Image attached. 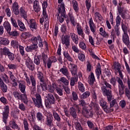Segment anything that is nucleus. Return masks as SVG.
Returning a JSON list of instances; mask_svg holds the SVG:
<instances>
[{
  "label": "nucleus",
  "mask_w": 130,
  "mask_h": 130,
  "mask_svg": "<svg viewBox=\"0 0 130 130\" xmlns=\"http://www.w3.org/2000/svg\"><path fill=\"white\" fill-rule=\"evenodd\" d=\"M93 108H94V109H95L96 112V114L98 115H100V114H102V111H101V110L100 109V107H99V105H98V104L91 102L89 105L88 108L87 107V108L82 110L83 115H84L85 117H86V118H89V117H93V112L91 111H89L91 110V109H93Z\"/></svg>",
  "instance_id": "f257e3e1"
},
{
  "label": "nucleus",
  "mask_w": 130,
  "mask_h": 130,
  "mask_svg": "<svg viewBox=\"0 0 130 130\" xmlns=\"http://www.w3.org/2000/svg\"><path fill=\"white\" fill-rule=\"evenodd\" d=\"M103 84L105 85H103L101 87V91L103 95L106 96L107 98L108 101H111L112 100V86L106 80H104Z\"/></svg>",
  "instance_id": "f03ea898"
},
{
  "label": "nucleus",
  "mask_w": 130,
  "mask_h": 130,
  "mask_svg": "<svg viewBox=\"0 0 130 130\" xmlns=\"http://www.w3.org/2000/svg\"><path fill=\"white\" fill-rule=\"evenodd\" d=\"M38 78L40 82V85L37 86L38 91H46L47 90V84H46V79H45L43 74L40 72H38Z\"/></svg>",
  "instance_id": "7ed1b4c3"
},
{
  "label": "nucleus",
  "mask_w": 130,
  "mask_h": 130,
  "mask_svg": "<svg viewBox=\"0 0 130 130\" xmlns=\"http://www.w3.org/2000/svg\"><path fill=\"white\" fill-rule=\"evenodd\" d=\"M57 19L60 23H62L64 20V18H66V9H64V5L62 4L60 8L58 9Z\"/></svg>",
  "instance_id": "20e7f679"
},
{
  "label": "nucleus",
  "mask_w": 130,
  "mask_h": 130,
  "mask_svg": "<svg viewBox=\"0 0 130 130\" xmlns=\"http://www.w3.org/2000/svg\"><path fill=\"white\" fill-rule=\"evenodd\" d=\"M9 114H10V107L9 105H6L4 106L2 112V119L4 123H7L8 118H9Z\"/></svg>",
  "instance_id": "39448f33"
},
{
  "label": "nucleus",
  "mask_w": 130,
  "mask_h": 130,
  "mask_svg": "<svg viewBox=\"0 0 130 130\" xmlns=\"http://www.w3.org/2000/svg\"><path fill=\"white\" fill-rule=\"evenodd\" d=\"M30 83H31V86L29 87L30 93L33 95L36 92V79L32 75L30 76Z\"/></svg>",
  "instance_id": "423d86ee"
},
{
  "label": "nucleus",
  "mask_w": 130,
  "mask_h": 130,
  "mask_svg": "<svg viewBox=\"0 0 130 130\" xmlns=\"http://www.w3.org/2000/svg\"><path fill=\"white\" fill-rule=\"evenodd\" d=\"M47 98L48 102H45V105L46 107H50V105L55 103V98L52 93H48Z\"/></svg>",
  "instance_id": "0eeeda50"
},
{
  "label": "nucleus",
  "mask_w": 130,
  "mask_h": 130,
  "mask_svg": "<svg viewBox=\"0 0 130 130\" xmlns=\"http://www.w3.org/2000/svg\"><path fill=\"white\" fill-rule=\"evenodd\" d=\"M68 69L70 70L72 76H76L77 77L78 68L77 65L71 62L68 66Z\"/></svg>",
  "instance_id": "6e6552de"
},
{
  "label": "nucleus",
  "mask_w": 130,
  "mask_h": 130,
  "mask_svg": "<svg viewBox=\"0 0 130 130\" xmlns=\"http://www.w3.org/2000/svg\"><path fill=\"white\" fill-rule=\"evenodd\" d=\"M117 81V82L118 83L119 95L121 96V95L124 94V88H125V86H124V84H123V82H122V80L120 79V78H118Z\"/></svg>",
  "instance_id": "1a4fd4ad"
},
{
  "label": "nucleus",
  "mask_w": 130,
  "mask_h": 130,
  "mask_svg": "<svg viewBox=\"0 0 130 130\" xmlns=\"http://www.w3.org/2000/svg\"><path fill=\"white\" fill-rule=\"evenodd\" d=\"M66 22L67 24H69L71 22V24H72L74 27L76 26V19H75V17H74L73 13L69 12L68 14Z\"/></svg>",
  "instance_id": "9d476101"
},
{
  "label": "nucleus",
  "mask_w": 130,
  "mask_h": 130,
  "mask_svg": "<svg viewBox=\"0 0 130 130\" xmlns=\"http://www.w3.org/2000/svg\"><path fill=\"white\" fill-rule=\"evenodd\" d=\"M36 99H33L36 106L38 108H40V107H43V106H42V102L41 100V96L40 95V94H37L36 95Z\"/></svg>",
  "instance_id": "9b49d317"
},
{
  "label": "nucleus",
  "mask_w": 130,
  "mask_h": 130,
  "mask_svg": "<svg viewBox=\"0 0 130 130\" xmlns=\"http://www.w3.org/2000/svg\"><path fill=\"white\" fill-rule=\"evenodd\" d=\"M25 64L27 68L30 71H34L35 70V65H34L33 61L31 59H30V58L27 57L26 59Z\"/></svg>",
  "instance_id": "f8f14e48"
},
{
  "label": "nucleus",
  "mask_w": 130,
  "mask_h": 130,
  "mask_svg": "<svg viewBox=\"0 0 130 130\" xmlns=\"http://www.w3.org/2000/svg\"><path fill=\"white\" fill-rule=\"evenodd\" d=\"M59 72L61 73L63 76H65L68 80L71 79V76H70V72L69 71V69L65 66H63L62 68L59 70Z\"/></svg>",
  "instance_id": "ddd939ff"
},
{
  "label": "nucleus",
  "mask_w": 130,
  "mask_h": 130,
  "mask_svg": "<svg viewBox=\"0 0 130 130\" xmlns=\"http://www.w3.org/2000/svg\"><path fill=\"white\" fill-rule=\"evenodd\" d=\"M18 87L20 92L22 94H25L26 93V82L24 81H18Z\"/></svg>",
  "instance_id": "4468645a"
},
{
  "label": "nucleus",
  "mask_w": 130,
  "mask_h": 130,
  "mask_svg": "<svg viewBox=\"0 0 130 130\" xmlns=\"http://www.w3.org/2000/svg\"><path fill=\"white\" fill-rule=\"evenodd\" d=\"M53 121V117L52 116V114L51 113H48L46 116V124L49 125V126H51L52 124V122Z\"/></svg>",
  "instance_id": "2eb2a0df"
},
{
  "label": "nucleus",
  "mask_w": 130,
  "mask_h": 130,
  "mask_svg": "<svg viewBox=\"0 0 130 130\" xmlns=\"http://www.w3.org/2000/svg\"><path fill=\"white\" fill-rule=\"evenodd\" d=\"M69 113L70 115H71V116H72L74 119L73 120V121L78 120V119H77V112H76V108H75V107L73 106L70 108Z\"/></svg>",
  "instance_id": "dca6fc26"
},
{
  "label": "nucleus",
  "mask_w": 130,
  "mask_h": 130,
  "mask_svg": "<svg viewBox=\"0 0 130 130\" xmlns=\"http://www.w3.org/2000/svg\"><path fill=\"white\" fill-rule=\"evenodd\" d=\"M100 105L103 108L105 112H108V106H107V102L103 99H101L100 101Z\"/></svg>",
  "instance_id": "f3484780"
},
{
  "label": "nucleus",
  "mask_w": 130,
  "mask_h": 130,
  "mask_svg": "<svg viewBox=\"0 0 130 130\" xmlns=\"http://www.w3.org/2000/svg\"><path fill=\"white\" fill-rule=\"evenodd\" d=\"M27 23L29 25L30 29L32 30V31L37 29V23H36L34 19H30Z\"/></svg>",
  "instance_id": "a211bd4d"
},
{
  "label": "nucleus",
  "mask_w": 130,
  "mask_h": 130,
  "mask_svg": "<svg viewBox=\"0 0 130 130\" xmlns=\"http://www.w3.org/2000/svg\"><path fill=\"white\" fill-rule=\"evenodd\" d=\"M122 41L123 43L128 47V45H129V37H128L127 33L123 34Z\"/></svg>",
  "instance_id": "6ab92c4d"
},
{
  "label": "nucleus",
  "mask_w": 130,
  "mask_h": 130,
  "mask_svg": "<svg viewBox=\"0 0 130 130\" xmlns=\"http://www.w3.org/2000/svg\"><path fill=\"white\" fill-rule=\"evenodd\" d=\"M62 44L66 45L67 47H69L70 45V37L69 36H65L61 38Z\"/></svg>",
  "instance_id": "aec40b11"
},
{
  "label": "nucleus",
  "mask_w": 130,
  "mask_h": 130,
  "mask_svg": "<svg viewBox=\"0 0 130 130\" xmlns=\"http://www.w3.org/2000/svg\"><path fill=\"white\" fill-rule=\"evenodd\" d=\"M89 25L90 31H91L92 33H95V32H96V25L93 22V19H92V17H91L89 19Z\"/></svg>",
  "instance_id": "412c9836"
},
{
  "label": "nucleus",
  "mask_w": 130,
  "mask_h": 130,
  "mask_svg": "<svg viewBox=\"0 0 130 130\" xmlns=\"http://www.w3.org/2000/svg\"><path fill=\"white\" fill-rule=\"evenodd\" d=\"M12 9L14 14H15L16 16H18L20 13V11L19 12V5L17 2H15L13 4Z\"/></svg>",
  "instance_id": "4be33fe9"
},
{
  "label": "nucleus",
  "mask_w": 130,
  "mask_h": 130,
  "mask_svg": "<svg viewBox=\"0 0 130 130\" xmlns=\"http://www.w3.org/2000/svg\"><path fill=\"white\" fill-rule=\"evenodd\" d=\"M76 29L77 30V33L78 35L81 36L82 38H85V34H84V31H83V29H82V26L80 25V24L78 23L76 26Z\"/></svg>",
  "instance_id": "5701e85b"
},
{
  "label": "nucleus",
  "mask_w": 130,
  "mask_h": 130,
  "mask_svg": "<svg viewBox=\"0 0 130 130\" xmlns=\"http://www.w3.org/2000/svg\"><path fill=\"white\" fill-rule=\"evenodd\" d=\"M79 103L80 106L82 107V110H85V109H87L89 107V105L87 104L85 100L84 99H81L79 100Z\"/></svg>",
  "instance_id": "b1692460"
},
{
  "label": "nucleus",
  "mask_w": 130,
  "mask_h": 130,
  "mask_svg": "<svg viewBox=\"0 0 130 130\" xmlns=\"http://www.w3.org/2000/svg\"><path fill=\"white\" fill-rule=\"evenodd\" d=\"M37 48H38V46L32 44V45H30L29 46H27L25 48V50L26 51H27V52H32L33 50H36Z\"/></svg>",
  "instance_id": "393cba45"
},
{
  "label": "nucleus",
  "mask_w": 130,
  "mask_h": 130,
  "mask_svg": "<svg viewBox=\"0 0 130 130\" xmlns=\"http://www.w3.org/2000/svg\"><path fill=\"white\" fill-rule=\"evenodd\" d=\"M34 10L36 13H39L40 12V6H39V2L35 0L34 2Z\"/></svg>",
  "instance_id": "a878e982"
},
{
  "label": "nucleus",
  "mask_w": 130,
  "mask_h": 130,
  "mask_svg": "<svg viewBox=\"0 0 130 130\" xmlns=\"http://www.w3.org/2000/svg\"><path fill=\"white\" fill-rule=\"evenodd\" d=\"M127 84L128 86V88H126L125 90V96L127 98L128 100H130V80L128 79L127 81Z\"/></svg>",
  "instance_id": "bb28decb"
},
{
  "label": "nucleus",
  "mask_w": 130,
  "mask_h": 130,
  "mask_svg": "<svg viewBox=\"0 0 130 130\" xmlns=\"http://www.w3.org/2000/svg\"><path fill=\"white\" fill-rule=\"evenodd\" d=\"M95 74L97 79L99 80V79H100V75L101 74H102V72L101 71V66L99 63H98V66L96 67V69L95 70Z\"/></svg>",
  "instance_id": "cd10ccee"
},
{
  "label": "nucleus",
  "mask_w": 130,
  "mask_h": 130,
  "mask_svg": "<svg viewBox=\"0 0 130 130\" xmlns=\"http://www.w3.org/2000/svg\"><path fill=\"white\" fill-rule=\"evenodd\" d=\"M19 13L20 14V16L27 20V11L25 10V8L24 7L20 8Z\"/></svg>",
  "instance_id": "c85d7f7f"
},
{
  "label": "nucleus",
  "mask_w": 130,
  "mask_h": 130,
  "mask_svg": "<svg viewBox=\"0 0 130 130\" xmlns=\"http://www.w3.org/2000/svg\"><path fill=\"white\" fill-rule=\"evenodd\" d=\"M88 80L90 85H93V84H94V81H95V76H94L93 73H90V75L89 76Z\"/></svg>",
  "instance_id": "c756f323"
},
{
  "label": "nucleus",
  "mask_w": 130,
  "mask_h": 130,
  "mask_svg": "<svg viewBox=\"0 0 130 130\" xmlns=\"http://www.w3.org/2000/svg\"><path fill=\"white\" fill-rule=\"evenodd\" d=\"M63 54L65 58H66L67 60L71 62L73 61V58L71 56V55H70V53H69V52L68 51H64Z\"/></svg>",
  "instance_id": "7c9ffc66"
},
{
  "label": "nucleus",
  "mask_w": 130,
  "mask_h": 130,
  "mask_svg": "<svg viewBox=\"0 0 130 130\" xmlns=\"http://www.w3.org/2000/svg\"><path fill=\"white\" fill-rule=\"evenodd\" d=\"M74 123L75 124V127L76 130H83V127H82L81 123L79 122L78 120H75Z\"/></svg>",
  "instance_id": "2f4dec72"
},
{
  "label": "nucleus",
  "mask_w": 130,
  "mask_h": 130,
  "mask_svg": "<svg viewBox=\"0 0 130 130\" xmlns=\"http://www.w3.org/2000/svg\"><path fill=\"white\" fill-rule=\"evenodd\" d=\"M90 95H91L90 91H87L83 92L81 95H80V99H87V98L90 96Z\"/></svg>",
  "instance_id": "473e14b6"
},
{
  "label": "nucleus",
  "mask_w": 130,
  "mask_h": 130,
  "mask_svg": "<svg viewBox=\"0 0 130 130\" xmlns=\"http://www.w3.org/2000/svg\"><path fill=\"white\" fill-rule=\"evenodd\" d=\"M4 26L5 29L7 30L8 33H10L11 32V30L12 29L11 28V24L8 21H5L4 23Z\"/></svg>",
  "instance_id": "72a5a7b5"
},
{
  "label": "nucleus",
  "mask_w": 130,
  "mask_h": 130,
  "mask_svg": "<svg viewBox=\"0 0 130 130\" xmlns=\"http://www.w3.org/2000/svg\"><path fill=\"white\" fill-rule=\"evenodd\" d=\"M10 41L7 38H0V44L3 45H9Z\"/></svg>",
  "instance_id": "f704fd0d"
},
{
  "label": "nucleus",
  "mask_w": 130,
  "mask_h": 130,
  "mask_svg": "<svg viewBox=\"0 0 130 130\" xmlns=\"http://www.w3.org/2000/svg\"><path fill=\"white\" fill-rule=\"evenodd\" d=\"M72 5L74 11L77 13L79 11V4H78V2L76 0H73L72 1Z\"/></svg>",
  "instance_id": "c9c22d12"
},
{
  "label": "nucleus",
  "mask_w": 130,
  "mask_h": 130,
  "mask_svg": "<svg viewBox=\"0 0 130 130\" xmlns=\"http://www.w3.org/2000/svg\"><path fill=\"white\" fill-rule=\"evenodd\" d=\"M41 37H40V36H39L38 38L36 37H32L31 38V42L34 45L37 46V45L38 44V41H39V40H41Z\"/></svg>",
  "instance_id": "e433bc0d"
},
{
  "label": "nucleus",
  "mask_w": 130,
  "mask_h": 130,
  "mask_svg": "<svg viewBox=\"0 0 130 130\" xmlns=\"http://www.w3.org/2000/svg\"><path fill=\"white\" fill-rule=\"evenodd\" d=\"M108 101V102H110V108L108 109V111H113V106H114V105H116V104H117V103H116V100H114L112 101Z\"/></svg>",
  "instance_id": "4c0bfd02"
},
{
  "label": "nucleus",
  "mask_w": 130,
  "mask_h": 130,
  "mask_svg": "<svg viewBox=\"0 0 130 130\" xmlns=\"http://www.w3.org/2000/svg\"><path fill=\"white\" fill-rule=\"evenodd\" d=\"M20 100H21V101H22L25 104H27L28 103V98H27V94H26V93L23 94L21 93Z\"/></svg>",
  "instance_id": "58836bf2"
},
{
  "label": "nucleus",
  "mask_w": 130,
  "mask_h": 130,
  "mask_svg": "<svg viewBox=\"0 0 130 130\" xmlns=\"http://www.w3.org/2000/svg\"><path fill=\"white\" fill-rule=\"evenodd\" d=\"M78 88L81 93L85 92V86H84V84L81 82H78Z\"/></svg>",
  "instance_id": "ea45409f"
},
{
  "label": "nucleus",
  "mask_w": 130,
  "mask_h": 130,
  "mask_svg": "<svg viewBox=\"0 0 130 130\" xmlns=\"http://www.w3.org/2000/svg\"><path fill=\"white\" fill-rule=\"evenodd\" d=\"M75 77H72L70 79V85L71 86H74L76 83L78 82V76H74Z\"/></svg>",
  "instance_id": "a19ab883"
},
{
  "label": "nucleus",
  "mask_w": 130,
  "mask_h": 130,
  "mask_svg": "<svg viewBox=\"0 0 130 130\" xmlns=\"http://www.w3.org/2000/svg\"><path fill=\"white\" fill-rule=\"evenodd\" d=\"M36 118L37 119V120H38V121H41V122L42 121L44 120V116H43L42 113L40 112H38L37 113Z\"/></svg>",
  "instance_id": "79ce46f5"
},
{
  "label": "nucleus",
  "mask_w": 130,
  "mask_h": 130,
  "mask_svg": "<svg viewBox=\"0 0 130 130\" xmlns=\"http://www.w3.org/2000/svg\"><path fill=\"white\" fill-rule=\"evenodd\" d=\"M19 113H20V110L18 109H15L13 111L11 112V116L16 119L18 117L17 114H19Z\"/></svg>",
  "instance_id": "37998d69"
},
{
  "label": "nucleus",
  "mask_w": 130,
  "mask_h": 130,
  "mask_svg": "<svg viewBox=\"0 0 130 130\" xmlns=\"http://www.w3.org/2000/svg\"><path fill=\"white\" fill-rule=\"evenodd\" d=\"M18 26L20 27V31H26V27H25V25L24 23L20 21V20H18Z\"/></svg>",
  "instance_id": "c03bdc74"
},
{
  "label": "nucleus",
  "mask_w": 130,
  "mask_h": 130,
  "mask_svg": "<svg viewBox=\"0 0 130 130\" xmlns=\"http://www.w3.org/2000/svg\"><path fill=\"white\" fill-rule=\"evenodd\" d=\"M13 95L16 99H17V100H20L21 99V96H22V93L18 91H14L13 92Z\"/></svg>",
  "instance_id": "a18cd8bd"
},
{
  "label": "nucleus",
  "mask_w": 130,
  "mask_h": 130,
  "mask_svg": "<svg viewBox=\"0 0 130 130\" xmlns=\"http://www.w3.org/2000/svg\"><path fill=\"white\" fill-rule=\"evenodd\" d=\"M21 37L24 39H27V38L32 37V35L29 32H24L21 34Z\"/></svg>",
  "instance_id": "49530a36"
},
{
  "label": "nucleus",
  "mask_w": 130,
  "mask_h": 130,
  "mask_svg": "<svg viewBox=\"0 0 130 130\" xmlns=\"http://www.w3.org/2000/svg\"><path fill=\"white\" fill-rule=\"evenodd\" d=\"M53 116L54 118L55 119V120H57L58 122H59L60 121V117L59 116V115L56 112L53 111Z\"/></svg>",
  "instance_id": "de8ad7c7"
},
{
  "label": "nucleus",
  "mask_w": 130,
  "mask_h": 130,
  "mask_svg": "<svg viewBox=\"0 0 130 130\" xmlns=\"http://www.w3.org/2000/svg\"><path fill=\"white\" fill-rule=\"evenodd\" d=\"M23 126L25 130H29V123H28V121L27 119L24 118L23 120Z\"/></svg>",
  "instance_id": "09e8293b"
},
{
  "label": "nucleus",
  "mask_w": 130,
  "mask_h": 130,
  "mask_svg": "<svg viewBox=\"0 0 130 130\" xmlns=\"http://www.w3.org/2000/svg\"><path fill=\"white\" fill-rule=\"evenodd\" d=\"M24 75L25 77L24 80H25L26 82L27 86H30L31 85V80H30V78L28 77V75L27 74V73L25 72L24 73Z\"/></svg>",
  "instance_id": "8fccbe9b"
},
{
  "label": "nucleus",
  "mask_w": 130,
  "mask_h": 130,
  "mask_svg": "<svg viewBox=\"0 0 130 130\" xmlns=\"http://www.w3.org/2000/svg\"><path fill=\"white\" fill-rule=\"evenodd\" d=\"M10 79L11 80H12L13 85V86H14V87H16V86H18V83H17V80H16V77H15L14 75L10 76Z\"/></svg>",
  "instance_id": "3c124183"
},
{
  "label": "nucleus",
  "mask_w": 130,
  "mask_h": 130,
  "mask_svg": "<svg viewBox=\"0 0 130 130\" xmlns=\"http://www.w3.org/2000/svg\"><path fill=\"white\" fill-rule=\"evenodd\" d=\"M59 81L60 82H61V83H63V84L66 86H68L69 85V80H68V79H67L64 77H61Z\"/></svg>",
  "instance_id": "603ef678"
},
{
  "label": "nucleus",
  "mask_w": 130,
  "mask_h": 130,
  "mask_svg": "<svg viewBox=\"0 0 130 130\" xmlns=\"http://www.w3.org/2000/svg\"><path fill=\"white\" fill-rule=\"evenodd\" d=\"M79 46L80 48L82 49V50H86V49H87V46L86 45V44L84 43V42H80Z\"/></svg>",
  "instance_id": "864d4df0"
},
{
  "label": "nucleus",
  "mask_w": 130,
  "mask_h": 130,
  "mask_svg": "<svg viewBox=\"0 0 130 130\" xmlns=\"http://www.w3.org/2000/svg\"><path fill=\"white\" fill-rule=\"evenodd\" d=\"M11 46L13 47H16V48H19V42L16 40H12L11 42Z\"/></svg>",
  "instance_id": "5fc2aeb1"
},
{
  "label": "nucleus",
  "mask_w": 130,
  "mask_h": 130,
  "mask_svg": "<svg viewBox=\"0 0 130 130\" xmlns=\"http://www.w3.org/2000/svg\"><path fill=\"white\" fill-rule=\"evenodd\" d=\"M34 62L35 64H37V66H39L40 64V56L35 57Z\"/></svg>",
  "instance_id": "6e6d98bb"
},
{
  "label": "nucleus",
  "mask_w": 130,
  "mask_h": 130,
  "mask_svg": "<svg viewBox=\"0 0 130 130\" xmlns=\"http://www.w3.org/2000/svg\"><path fill=\"white\" fill-rule=\"evenodd\" d=\"M11 51H10V49L7 47H4L2 51V54L3 55H8Z\"/></svg>",
  "instance_id": "4d7b16f0"
},
{
  "label": "nucleus",
  "mask_w": 130,
  "mask_h": 130,
  "mask_svg": "<svg viewBox=\"0 0 130 130\" xmlns=\"http://www.w3.org/2000/svg\"><path fill=\"white\" fill-rule=\"evenodd\" d=\"M35 115L33 113H31L28 116V119L29 121H30L31 122H34L35 121Z\"/></svg>",
  "instance_id": "13d9d810"
},
{
  "label": "nucleus",
  "mask_w": 130,
  "mask_h": 130,
  "mask_svg": "<svg viewBox=\"0 0 130 130\" xmlns=\"http://www.w3.org/2000/svg\"><path fill=\"white\" fill-rule=\"evenodd\" d=\"M121 28L122 29V31L123 32V34L127 33V25H126V24L122 23L121 24Z\"/></svg>",
  "instance_id": "bf43d9fd"
},
{
  "label": "nucleus",
  "mask_w": 130,
  "mask_h": 130,
  "mask_svg": "<svg viewBox=\"0 0 130 130\" xmlns=\"http://www.w3.org/2000/svg\"><path fill=\"white\" fill-rule=\"evenodd\" d=\"M0 88H1L4 93H6L7 91H8V86H7V85L5 83L0 85Z\"/></svg>",
  "instance_id": "052dcab7"
},
{
  "label": "nucleus",
  "mask_w": 130,
  "mask_h": 130,
  "mask_svg": "<svg viewBox=\"0 0 130 130\" xmlns=\"http://www.w3.org/2000/svg\"><path fill=\"white\" fill-rule=\"evenodd\" d=\"M0 101L4 105H6L8 104V103H9V102L8 101V100L5 96L1 97L0 98Z\"/></svg>",
  "instance_id": "680f3d73"
},
{
  "label": "nucleus",
  "mask_w": 130,
  "mask_h": 130,
  "mask_svg": "<svg viewBox=\"0 0 130 130\" xmlns=\"http://www.w3.org/2000/svg\"><path fill=\"white\" fill-rule=\"evenodd\" d=\"M95 19H98L99 21H102V16L99 12H95L94 13Z\"/></svg>",
  "instance_id": "e2e57ef3"
},
{
  "label": "nucleus",
  "mask_w": 130,
  "mask_h": 130,
  "mask_svg": "<svg viewBox=\"0 0 130 130\" xmlns=\"http://www.w3.org/2000/svg\"><path fill=\"white\" fill-rule=\"evenodd\" d=\"M8 34L10 36H13L14 37H16L17 36H19V32H18L17 31L14 30L13 31H10V32H8Z\"/></svg>",
  "instance_id": "0e129e2a"
},
{
  "label": "nucleus",
  "mask_w": 130,
  "mask_h": 130,
  "mask_svg": "<svg viewBox=\"0 0 130 130\" xmlns=\"http://www.w3.org/2000/svg\"><path fill=\"white\" fill-rule=\"evenodd\" d=\"M72 99L74 100V101H77L78 100V94H77V92L76 91H73L72 93Z\"/></svg>",
  "instance_id": "69168bd1"
},
{
  "label": "nucleus",
  "mask_w": 130,
  "mask_h": 130,
  "mask_svg": "<svg viewBox=\"0 0 130 130\" xmlns=\"http://www.w3.org/2000/svg\"><path fill=\"white\" fill-rule=\"evenodd\" d=\"M7 56L9 59V60L13 61L14 59H15V55H14V53L10 52L9 54L7 55Z\"/></svg>",
  "instance_id": "338daca9"
},
{
  "label": "nucleus",
  "mask_w": 130,
  "mask_h": 130,
  "mask_svg": "<svg viewBox=\"0 0 130 130\" xmlns=\"http://www.w3.org/2000/svg\"><path fill=\"white\" fill-rule=\"evenodd\" d=\"M8 68L9 70H16L17 69V65L13 63H9L8 64Z\"/></svg>",
  "instance_id": "774afa93"
}]
</instances>
